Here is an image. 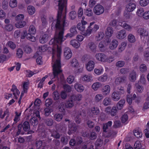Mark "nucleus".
<instances>
[{
    "instance_id": "nucleus-1",
    "label": "nucleus",
    "mask_w": 149,
    "mask_h": 149,
    "mask_svg": "<svg viewBox=\"0 0 149 149\" xmlns=\"http://www.w3.org/2000/svg\"><path fill=\"white\" fill-rule=\"evenodd\" d=\"M58 2V10L56 20L53 21V18L52 17L51 21H53L51 26L52 27L56 28L59 30L58 34L56 35L54 38L51 40L49 44L52 47L53 46V43L56 41L58 46L64 41L67 37L72 38L74 36L73 33H68L66 36H63L64 28L67 26V23L65 20V16L61 15V12L63 8L65 6L67 0H56Z\"/></svg>"
},
{
    "instance_id": "nucleus-2",
    "label": "nucleus",
    "mask_w": 149,
    "mask_h": 149,
    "mask_svg": "<svg viewBox=\"0 0 149 149\" xmlns=\"http://www.w3.org/2000/svg\"><path fill=\"white\" fill-rule=\"evenodd\" d=\"M49 46L47 47L46 45L38 47L37 51L34 55V56L37 57L39 55H41L42 52L48 50L50 52H52L53 65H61L62 64L60 61V57L61 53V49L58 46L56 41L53 43V46L49 43Z\"/></svg>"
},
{
    "instance_id": "nucleus-3",
    "label": "nucleus",
    "mask_w": 149,
    "mask_h": 149,
    "mask_svg": "<svg viewBox=\"0 0 149 149\" xmlns=\"http://www.w3.org/2000/svg\"><path fill=\"white\" fill-rule=\"evenodd\" d=\"M136 4L133 3H130L126 6V11L124 13V21L127 22L128 19L132 18V14L128 12L133 11L136 8Z\"/></svg>"
},
{
    "instance_id": "nucleus-4",
    "label": "nucleus",
    "mask_w": 149,
    "mask_h": 149,
    "mask_svg": "<svg viewBox=\"0 0 149 149\" xmlns=\"http://www.w3.org/2000/svg\"><path fill=\"white\" fill-rule=\"evenodd\" d=\"M62 70L61 69V66H53V74L50 75V79L51 80L49 81L48 84L51 85L55 81L53 79L55 78H58V75L61 72Z\"/></svg>"
},
{
    "instance_id": "nucleus-5",
    "label": "nucleus",
    "mask_w": 149,
    "mask_h": 149,
    "mask_svg": "<svg viewBox=\"0 0 149 149\" xmlns=\"http://www.w3.org/2000/svg\"><path fill=\"white\" fill-rule=\"evenodd\" d=\"M96 58L100 61L104 62L107 61L108 62H111L113 60V57H109L108 60L107 59L106 56L103 53H99L95 55Z\"/></svg>"
},
{
    "instance_id": "nucleus-6",
    "label": "nucleus",
    "mask_w": 149,
    "mask_h": 149,
    "mask_svg": "<svg viewBox=\"0 0 149 149\" xmlns=\"http://www.w3.org/2000/svg\"><path fill=\"white\" fill-rule=\"evenodd\" d=\"M104 10V7L100 4H97L95 6L93 9L94 13L96 15H100L102 14Z\"/></svg>"
},
{
    "instance_id": "nucleus-7",
    "label": "nucleus",
    "mask_w": 149,
    "mask_h": 149,
    "mask_svg": "<svg viewBox=\"0 0 149 149\" xmlns=\"http://www.w3.org/2000/svg\"><path fill=\"white\" fill-rule=\"evenodd\" d=\"M77 126L73 122H70L68 125V133L70 135L72 133L74 132L77 129Z\"/></svg>"
},
{
    "instance_id": "nucleus-8",
    "label": "nucleus",
    "mask_w": 149,
    "mask_h": 149,
    "mask_svg": "<svg viewBox=\"0 0 149 149\" xmlns=\"http://www.w3.org/2000/svg\"><path fill=\"white\" fill-rule=\"evenodd\" d=\"M87 55L84 56L82 58L81 60L80 63H79L78 61L75 58L71 60L70 61V63L72 65H77L79 64H82V62H84L87 60Z\"/></svg>"
},
{
    "instance_id": "nucleus-9",
    "label": "nucleus",
    "mask_w": 149,
    "mask_h": 149,
    "mask_svg": "<svg viewBox=\"0 0 149 149\" xmlns=\"http://www.w3.org/2000/svg\"><path fill=\"white\" fill-rule=\"evenodd\" d=\"M126 31L123 29L118 32L116 34V37L119 39L122 40L125 38L126 37Z\"/></svg>"
},
{
    "instance_id": "nucleus-10",
    "label": "nucleus",
    "mask_w": 149,
    "mask_h": 149,
    "mask_svg": "<svg viewBox=\"0 0 149 149\" xmlns=\"http://www.w3.org/2000/svg\"><path fill=\"white\" fill-rule=\"evenodd\" d=\"M111 87L108 85H106L103 87L102 89V92L103 95L107 96L108 95L110 92Z\"/></svg>"
},
{
    "instance_id": "nucleus-11",
    "label": "nucleus",
    "mask_w": 149,
    "mask_h": 149,
    "mask_svg": "<svg viewBox=\"0 0 149 149\" xmlns=\"http://www.w3.org/2000/svg\"><path fill=\"white\" fill-rule=\"evenodd\" d=\"M82 81L86 82H91L93 80V77L91 74L84 75L81 77Z\"/></svg>"
},
{
    "instance_id": "nucleus-12",
    "label": "nucleus",
    "mask_w": 149,
    "mask_h": 149,
    "mask_svg": "<svg viewBox=\"0 0 149 149\" xmlns=\"http://www.w3.org/2000/svg\"><path fill=\"white\" fill-rule=\"evenodd\" d=\"M72 56V53L70 48L66 47L64 49V56L66 59H70Z\"/></svg>"
},
{
    "instance_id": "nucleus-13",
    "label": "nucleus",
    "mask_w": 149,
    "mask_h": 149,
    "mask_svg": "<svg viewBox=\"0 0 149 149\" xmlns=\"http://www.w3.org/2000/svg\"><path fill=\"white\" fill-rule=\"evenodd\" d=\"M81 23H78L77 25V29L82 32L85 30L86 28L85 25L87 24V22L85 20H81Z\"/></svg>"
},
{
    "instance_id": "nucleus-14",
    "label": "nucleus",
    "mask_w": 149,
    "mask_h": 149,
    "mask_svg": "<svg viewBox=\"0 0 149 149\" xmlns=\"http://www.w3.org/2000/svg\"><path fill=\"white\" fill-rule=\"evenodd\" d=\"M126 81V77L123 76L117 77L115 80V82L116 84H119L121 83H125Z\"/></svg>"
},
{
    "instance_id": "nucleus-15",
    "label": "nucleus",
    "mask_w": 149,
    "mask_h": 149,
    "mask_svg": "<svg viewBox=\"0 0 149 149\" xmlns=\"http://www.w3.org/2000/svg\"><path fill=\"white\" fill-rule=\"evenodd\" d=\"M74 87L75 90L79 92H82L84 89V87L79 83H76L74 85Z\"/></svg>"
},
{
    "instance_id": "nucleus-16",
    "label": "nucleus",
    "mask_w": 149,
    "mask_h": 149,
    "mask_svg": "<svg viewBox=\"0 0 149 149\" xmlns=\"http://www.w3.org/2000/svg\"><path fill=\"white\" fill-rule=\"evenodd\" d=\"M11 91L13 92V94L15 98L17 99L19 96V91L17 89L16 86L15 85H12V88Z\"/></svg>"
},
{
    "instance_id": "nucleus-17",
    "label": "nucleus",
    "mask_w": 149,
    "mask_h": 149,
    "mask_svg": "<svg viewBox=\"0 0 149 149\" xmlns=\"http://www.w3.org/2000/svg\"><path fill=\"white\" fill-rule=\"evenodd\" d=\"M137 32L140 35L141 37L147 36L148 34V31L142 28H139L137 30Z\"/></svg>"
},
{
    "instance_id": "nucleus-18",
    "label": "nucleus",
    "mask_w": 149,
    "mask_h": 149,
    "mask_svg": "<svg viewBox=\"0 0 149 149\" xmlns=\"http://www.w3.org/2000/svg\"><path fill=\"white\" fill-rule=\"evenodd\" d=\"M94 24V22H91L89 26L88 27V28H89V29L92 32H95L98 30L99 28V26L97 24Z\"/></svg>"
},
{
    "instance_id": "nucleus-19",
    "label": "nucleus",
    "mask_w": 149,
    "mask_h": 149,
    "mask_svg": "<svg viewBox=\"0 0 149 149\" xmlns=\"http://www.w3.org/2000/svg\"><path fill=\"white\" fill-rule=\"evenodd\" d=\"M111 98L113 100L117 101L121 98V95L116 91H114L111 94Z\"/></svg>"
},
{
    "instance_id": "nucleus-20",
    "label": "nucleus",
    "mask_w": 149,
    "mask_h": 149,
    "mask_svg": "<svg viewBox=\"0 0 149 149\" xmlns=\"http://www.w3.org/2000/svg\"><path fill=\"white\" fill-rule=\"evenodd\" d=\"M29 81H24L23 83L22 89L23 91L21 93L24 94L25 93H26L27 90L29 88Z\"/></svg>"
},
{
    "instance_id": "nucleus-21",
    "label": "nucleus",
    "mask_w": 149,
    "mask_h": 149,
    "mask_svg": "<svg viewBox=\"0 0 149 149\" xmlns=\"http://www.w3.org/2000/svg\"><path fill=\"white\" fill-rule=\"evenodd\" d=\"M145 10L144 8H140L137 9L136 12L137 16L140 18L143 17Z\"/></svg>"
},
{
    "instance_id": "nucleus-22",
    "label": "nucleus",
    "mask_w": 149,
    "mask_h": 149,
    "mask_svg": "<svg viewBox=\"0 0 149 149\" xmlns=\"http://www.w3.org/2000/svg\"><path fill=\"white\" fill-rule=\"evenodd\" d=\"M118 45V42L116 39L112 40L109 45V48L111 49H114L117 47Z\"/></svg>"
},
{
    "instance_id": "nucleus-23",
    "label": "nucleus",
    "mask_w": 149,
    "mask_h": 149,
    "mask_svg": "<svg viewBox=\"0 0 149 149\" xmlns=\"http://www.w3.org/2000/svg\"><path fill=\"white\" fill-rule=\"evenodd\" d=\"M136 72L134 70L132 71L130 74L129 80L131 82H134L136 80Z\"/></svg>"
},
{
    "instance_id": "nucleus-24",
    "label": "nucleus",
    "mask_w": 149,
    "mask_h": 149,
    "mask_svg": "<svg viewBox=\"0 0 149 149\" xmlns=\"http://www.w3.org/2000/svg\"><path fill=\"white\" fill-rule=\"evenodd\" d=\"M49 38L48 35L47 34H42L40 37L39 41L41 43H44L46 42Z\"/></svg>"
},
{
    "instance_id": "nucleus-25",
    "label": "nucleus",
    "mask_w": 149,
    "mask_h": 149,
    "mask_svg": "<svg viewBox=\"0 0 149 149\" xmlns=\"http://www.w3.org/2000/svg\"><path fill=\"white\" fill-rule=\"evenodd\" d=\"M125 101L124 99L120 100L117 103L116 105L117 108L118 109L121 110L122 109L125 104Z\"/></svg>"
},
{
    "instance_id": "nucleus-26",
    "label": "nucleus",
    "mask_w": 149,
    "mask_h": 149,
    "mask_svg": "<svg viewBox=\"0 0 149 149\" xmlns=\"http://www.w3.org/2000/svg\"><path fill=\"white\" fill-rule=\"evenodd\" d=\"M113 33V30L110 27H108L105 32L106 36L108 37H110L112 36Z\"/></svg>"
},
{
    "instance_id": "nucleus-27",
    "label": "nucleus",
    "mask_w": 149,
    "mask_h": 149,
    "mask_svg": "<svg viewBox=\"0 0 149 149\" xmlns=\"http://www.w3.org/2000/svg\"><path fill=\"white\" fill-rule=\"evenodd\" d=\"M27 10L28 13L30 15H33L36 12L35 8L32 6H28L27 7Z\"/></svg>"
},
{
    "instance_id": "nucleus-28",
    "label": "nucleus",
    "mask_w": 149,
    "mask_h": 149,
    "mask_svg": "<svg viewBox=\"0 0 149 149\" xmlns=\"http://www.w3.org/2000/svg\"><path fill=\"white\" fill-rule=\"evenodd\" d=\"M119 24L127 31H130L132 29V27L130 25L125 22H119Z\"/></svg>"
},
{
    "instance_id": "nucleus-29",
    "label": "nucleus",
    "mask_w": 149,
    "mask_h": 149,
    "mask_svg": "<svg viewBox=\"0 0 149 149\" xmlns=\"http://www.w3.org/2000/svg\"><path fill=\"white\" fill-rule=\"evenodd\" d=\"M112 122L111 121H109L107 123L103 124V129L104 132H107L109 128L112 125Z\"/></svg>"
},
{
    "instance_id": "nucleus-30",
    "label": "nucleus",
    "mask_w": 149,
    "mask_h": 149,
    "mask_svg": "<svg viewBox=\"0 0 149 149\" xmlns=\"http://www.w3.org/2000/svg\"><path fill=\"white\" fill-rule=\"evenodd\" d=\"M25 22L24 21H18L15 24V26L18 28H22L24 27L26 25Z\"/></svg>"
},
{
    "instance_id": "nucleus-31",
    "label": "nucleus",
    "mask_w": 149,
    "mask_h": 149,
    "mask_svg": "<svg viewBox=\"0 0 149 149\" xmlns=\"http://www.w3.org/2000/svg\"><path fill=\"white\" fill-rule=\"evenodd\" d=\"M100 112V110L99 108L96 107H92L91 109V113L92 116H93L94 115H97Z\"/></svg>"
},
{
    "instance_id": "nucleus-32",
    "label": "nucleus",
    "mask_w": 149,
    "mask_h": 149,
    "mask_svg": "<svg viewBox=\"0 0 149 149\" xmlns=\"http://www.w3.org/2000/svg\"><path fill=\"white\" fill-rule=\"evenodd\" d=\"M70 45H72L74 47L76 48H78L80 46L79 42L75 40H71L70 41Z\"/></svg>"
},
{
    "instance_id": "nucleus-33",
    "label": "nucleus",
    "mask_w": 149,
    "mask_h": 149,
    "mask_svg": "<svg viewBox=\"0 0 149 149\" xmlns=\"http://www.w3.org/2000/svg\"><path fill=\"white\" fill-rule=\"evenodd\" d=\"M102 86V84L100 83L96 82L94 83L92 85V88L95 91H97Z\"/></svg>"
},
{
    "instance_id": "nucleus-34",
    "label": "nucleus",
    "mask_w": 149,
    "mask_h": 149,
    "mask_svg": "<svg viewBox=\"0 0 149 149\" xmlns=\"http://www.w3.org/2000/svg\"><path fill=\"white\" fill-rule=\"evenodd\" d=\"M71 99L74 101H80L82 98V96L81 94H78L77 95H73L71 97Z\"/></svg>"
},
{
    "instance_id": "nucleus-35",
    "label": "nucleus",
    "mask_w": 149,
    "mask_h": 149,
    "mask_svg": "<svg viewBox=\"0 0 149 149\" xmlns=\"http://www.w3.org/2000/svg\"><path fill=\"white\" fill-rule=\"evenodd\" d=\"M81 115V112H78L76 113V115L75 118V120L76 123L78 124L80 123L81 119L80 117Z\"/></svg>"
},
{
    "instance_id": "nucleus-36",
    "label": "nucleus",
    "mask_w": 149,
    "mask_h": 149,
    "mask_svg": "<svg viewBox=\"0 0 149 149\" xmlns=\"http://www.w3.org/2000/svg\"><path fill=\"white\" fill-rule=\"evenodd\" d=\"M127 40L128 41L131 43H134L136 41L135 37L132 34H130L128 35Z\"/></svg>"
},
{
    "instance_id": "nucleus-37",
    "label": "nucleus",
    "mask_w": 149,
    "mask_h": 149,
    "mask_svg": "<svg viewBox=\"0 0 149 149\" xmlns=\"http://www.w3.org/2000/svg\"><path fill=\"white\" fill-rule=\"evenodd\" d=\"M139 3L141 6L145 7L149 4V0H139Z\"/></svg>"
},
{
    "instance_id": "nucleus-38",
    "label": "nucleus",
    "mask_w": 149,
    "mask_h": 149,
    "mask_svg": "<svg viewBox=\"0 0 149 149\" xmlns=\"http://www.w3.org/2000/svg\"><path fill=\"white\" fill-rule=\"evenodd\" d=\"M73 101L74 100L73 99H71V97L70 100L67 101L66 102L65 105L66 107L68 108H72L74 105Z\"/></svg>"
},
{
    "instance_id": "nucleus-39",
    "label": "nucleus",
    "mask_w": 149,
    "mask_h": 149,
    "mask_svg": "<svg viewBox=\"0 0 149 149\" xmlns=\"http://www.w3.org/2000/svg\"><path fill=\"white\" fill-rule=\"evenodd\" d=\"M127 45V42L125 41L122 42L119 46L118 51L121 52L123 51L125 49Z\"/></svg>"
},
{
    "instance_id": "nucleus-40",
    "label": "nucleus",
    "mask_w": 149,
    "mask_h": 149,
    "mask_svg": "<svg viewBox=\"0 0 149 149\" xmlns=\"http://www.w3.org/2000/svg\"><path fill=\"white\" fill-rule=\"evenodd\" d=\"M23 129L25 131H28L30 128V126L29 122L27 121L25 122L22 125Z\"/></svg>"
},
{
    "instance_id": "nucleus-41",
    "label": "nucleus",
    "mask_w": 149,
    "mask_h": 149,
    "mask_svg": "<svg viewBox=\"0 0 149 149\" xmlns=\"http://www.w3.org/2000/svg\"><path fill=\"white\" fill-rule=\"evenodd\" d=\"M133 132L134 135L137 138L141 137L142 136L141 131L138 129L134 130Z\"/></svg>"
},
{
    "instance_id": "nucleus-42",
    "label": "nucleus",
    "mask_w": 149,
    "mask_h": 149,
    "mask_svg": "<svg viewBox=\"0 0 149 149\" xmlns=\"http://www.w3.org/2000/svg\"><path fill=\"white\" fill-rule=\"evenodd\" d=\"M104 98V96L103 94H98L95 96V100L97 102H98L102 101Z\"/></svg>"
},
{
    "instance_id": "nucleus-43",
    "label": "nucleus",
    "mask_w": 149,
    "mask_h": 149,
    "mask_svg": "<svg viewBox=\"0 0 149 149\" xmlns=\"http://www.w3.org/2000/svg\"><path fill=\"white\" fill-rule=\"evenodd\" d=\"M111 103V100L110 98L106 97L105 98L102 102V103L104 105L107 106L110 105Z\"/></svg>"
},
{
    "instance_id": "nucleus-44",
    "label": "nucleus",
    "mask_w": 149,
    "mask_h": 149,
    "mask_svg": "<svg viewBox=\"0 0 149 149\" xmlns=\"http://www.w3.org/2000/svg\"><path fill=\"white\" fill-rule=\"evenodd\" d=\"M30 123L33 126L36 125L38 123V121L36 117L35 116L31 118L29 121Z\"/></svg>"
},
{
    "instance_id": "nucleus-45",
    "label": "nucleus",
    "mask_w": 149,
    "mask_h": 149,
    "mask_svg": "<svg viewBox=\"0 0 149 149\" xmlns=\"http://www.w3.org/2000/svg\"><path fill=\"white\" fill-rule=\"evenodd\" d=\"M104 33L103 32H99L95 37V39L97 41L100 40L104 38Z\"/></svg>"
},
{
    "instance_id": "nucleus-46",
    "label": "nucleus",
    "mask_w": 149,
    "mask_h": 149,
    "mask_svg": "<svg viewBox=\"0 0 149 149\" xmlns=\"http://www.w3.org/2000/svg\"><path fill=\"white\" fill-rule=\"evenodd\" d=\"M84 13L88 17H91L93 15V12L92 10L89 8L84 10Z\"/></svg>"
},
{
    "instance_id": "nucleus-47",
    "label": "nucleus",
    "mask_w": 149,
    "mask_h": 149,
    "mask_svg": "<svg viewBox=\"0 0 149 149\" xmlns=\"http://www.w3.org/2000/svg\"><path fill=\"white\" fill-rule=\"evenodd\" d=\"M17 1L16 0H10L9 5L10 7L14 8L17 6Z\"/></svg>"
},
{
    "instance_id": "nucleus-48",
    "label": "nucleus",
    "mask_w": 149,
    "mask_h": 149,
    "mask_svg": "<svg viewBox=\"0 0 149 149\" xmlns=\"http://www.w3.org/2000/svg\"><path fill=\"white\" fill-rule=\"evenodd\" d=\"M87 48H89L91 51H94L96 48V46L94 43L90 42H89L87 45Z\"/></svg>"
},
{
    "instance_id": "nucleus-49",
    "label": "nucleus",
    "mask_w": 149,
    "mask_h": 149,
    "mask_svg": "<svg viewBox=\"0 0 149 149\" xmlns=\"http://www.w3.org/2000/svg\"><path fill=\"white\" fill-rule=\"evenodd\" d=\"M76 16V12L74 10L71 11L69 13V17L71 19H74Z\"/></svg>"
},
{
    "instance_id": "nucleus-50",
    "label": "nucleus",
    "mask_w": 149,
    "mask_h": 149,
    "mask_svg": "<svg viewBox=\"0 0 149 149\" xmlns=\"http://www.w3.org/2000/svg\"><path fill=\"white\" fill-rule=\"evenodd\" d=\"M108 78V77L107 74H104L102 76L98 77V80L101 82H105L106 81Z\"/></svg>"
},
{
    "instance_id": "nucleus-51",
    "label": "nucleus",
    "mask_w": 149,
    "mask_h": 149,
    "mask_svg": "<svg viewBox=\"0 0 149 149\" xmlns=\"http://www.w3.org/2000/svg\"><path fill=\"white\" fill-rule=\"evenodd\" d=\"M36 32V29L35 27L33 25H31L29 29V33L30 34H35Z\"/></svg>"
},
{
    "instance_id": "nucleus-52",
    "label": "nucleus",
    "mask_w": 149,
    "mask_h": 149,
    "mask_svg": "<svg viewBox=\"0 0 149 149\" xmlns=\"http://www.w3.org/2000/svg\"><path fill=\"white\" fill-rule=\"evenodd\" d=\"M9 115V114L8 111V110H6L5 111L3 115H2L1 113L0 114V117L2 118H3L5 116H6V120L7 121H8L9 120V119L8 118Z\"/></svg>"
},
{
    "instance_id": "nucleus-53",
    "label": "nucleus",
    "mask_w": 149,
    "mask_h": 149,
    "mask_svg": "<svg viewBox=\"0 0 149 149\" xmlns=\"http://www.w3.org/2000/svg\"><path fill=\"white\" fill-rule=\"evenodd\" d=\"M44 144H42V141H37L36 143V146L37 149H40L41 147H45ZM42 149H45L44 148H43Z\"/></svg>"
},
{
    "instance_id": "nucleus-54",
    "label": "nucleus",
    "mask_w": 149,
    "mask_h": 149,
    "mask_svg": "<svg viewBox=\"0 0 149 149\" xmlns=\"http://www.w3.org/2000/svg\"><path fill=\"white\" fill-rule=\"evenodd\" d=\"M116 91L117 92H118L120 95L123 94L125 92L124 88L122 86H118L117 88V90Z\"/></svg>"
},
{
    "instance_id": "nucleus-55",
    "label": "nucleus",
    "mask_w": 149,
    "mask_h": 149,
    "mask_svg": "<svg viewBox=\"0 0 149 149\" xmlns=\"http://www.w3.org/2000/svg\"><path fill=\"white\" fill-rule=\"evenodd\" d=\"M55 120L57 121H60L62 119L63 116L62 114L59 113H57L54 116Z\"/></svg>"
},
{
    "instance_id": "nucleus-56",
    "label": "nucleus",
    "mask_w": 149,
    "mask_h": 149,
    "mask_svg": "<svg viewBox=\"0 0 149 149\" xmlns=\"http://www.w3.org/2000/svg\"><path fill=\"white\" fill-rule=\"evenodd\" d=\"M89 29V28H88L87 27V28L86 31H84L82 32V34L85 36H90L92 32Z\"/></svg>"
},
{
    "instance_id": "nucleus-57",
    "label": "nucleus",
    "mask_w": 149,
    "mask_h": 149,
    "mask_svg": "<svg viewBox=\"0 0 149 149\" xmlns=\"http://www.w3.org/2000/svg\"><path fill=\"white\" fill-rule=\"evenodd\" d=\"M117 108L116 106H114L112 107L110 112L111 115V116H114L116 115L118 111Z\"/></svg>"
},
{
    "instance_id": "nucleus-58",
    "label": "nucleus",
    "mask_w": 149,
    "mask_h": 149,
    "mask_svg": "<svg viewBox=\"0 0 149 149\" xmlns=\"http://www.w3.org/2000/svg\"><path fill=\"white\" fill-rule=\"evenodd\" d=\"M64 91L66 92H70L71 91L72 88L68 84H64L63 85Z\"/></svg>"
},
{
    "instance_id": "nucleus-59",
    "label": "nucleus",
    "mask_w": 149,
    "mask_h": 149,
    "mask_svg": "<svg viewBox=\"0 0 149 149\" xmlns=\"http://www.w3.org/2000/svg\"><path fill=\"white\" fill-rule=\"evenodd\" d=\"M26 38L28 39L32 42H35L37 40L35 37L29 34H27L26 35Z\"/></svg>"
},
{
    "instance_id": "nucleus-60",
    "label": "nucleus",
    "mask_w": 149,
    "mask_h": 149,
    "mask_svg": "<svg viewBox=\"0 0 149 149\" xmlns=\"http://www.w3.org/2000/svg\"><path fill=\"white\" fill-rule=\"evenodd\" d=\"M83 13L84 12L83 8L81 7H79L77 11L78 17L79 18L81 17Z\"/></svg>"
},
{
    "instance_id": "nucleus-61",
    "label": "nucleus",
    "mask_w": 149,
    "mask_h": 149,
    "mask_svg": "<svg viewBox=\"0 0 149 149\" xmlns=\"http://www.w3.org/2000/svg\"><path fill=\"white\" fill-rule=\"evenodd\" d=\"M53 100L52 99L48 98L45 101V105L46 107L50 106L52 103Z\"/></svg>"
},
{
    "instance_id": "nucleus-62",
    "label": "nucleus",
    "mask_w": 149,
    "mask_h": 149,
    "mask_svg": "<svg viewBox=\"0 0 149 149\" xmlns=\"http://www.w3.org/2000/svg\"><path fill=\"white\" fill-rule=\"evenodd\" d=\"M4 29L7 31H11L13 29V26L11 24H7L5 26Z\"/></svg>"
},
{
    "instance_id": "nucleus-63",
    "label": "nucleus",
    "mask_w": 149,
    "mask_h": 149,
    "mask_svg": "<svg viewBox=\"0 0 149 149\" xmlns=\"http://www.w3.org/2000/svg\"><path fill=\"white\" fill-rule=\"evenodd\" d=\"M45 122L47 125L48 126L52 125L53 123V120L51 118H48L45 120Z\"/></svg>"
},
{
    "instance_id": "nucleus-64",
    "label": "nucleus",
    "mask_w": 149,
    "mask_h": 149,
    "mask_svg": "<svg viewBox=\"0 0 149 149\" xmlns=\"http://www.w3.org/2000/svg\"><path fill=\"white\" fill-rule=\"evenodd\" d=\"M74 79V77L73 76L70 75L67 78V81L69 84H71L73 82Z\"/></svg>"
}]
</instances>
